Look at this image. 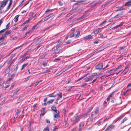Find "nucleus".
I'll return each mask as SVG.
<instances>
[{
  "mask_svg": "<svg viewBox=\"0 0 131 131\" xmlns=\"http://www.w3.org/2000/svg\"><path fill=\"white\" fill-rule=\"evenodd\" d=\"M80 120V117L79 116H75L73 117L71 119L72 124H75L78 123Z\"/></svg>",
  "mask_w": 131,
  "mask_h": 131,
  "instance_id": "obj_1",
  "label": "nucleus"
},
{
  "mask_svg": "<svg viewBox=\"0 0 131 131\" xmlns=\"http://www.w3.org/2000/svg\"><path fill=\"white\" fill-rule=\"evenodd\" d=\"M8 1V0H4L0 3V14H2V13L1 10V8H3V7L6 6Z\"/></svg>",
  "mask_w": 131,
  "mask_h": 131,
  "instance_id": "obj_2",
  "label": "nucleus"
},
{
  "mask_svg": "<svg viewBox=\"0 0 131 131\" xmlns=\"http://www.w3.org/2000/svg\"><path fill=\"white\" fill-rule=\"evenodd\" d=\"M103 65L102 63H100L96 65L95 67V68L97 69H102L103 68Z\"/></svg>",
  "mask_w": 131,
  "mask_h": 131,
  "instance_id": "obj_3",
  "label": "nucleus"
},
{
  "mask_svg": "<svg viewBox=\"0 0 131 131\" xmlns=\"http://www.w3.org/2000/svg\"><path fill=\"white\" fill-rule=\"evenodd\" d=\"M51 109L52 111L55 112L56 113L58 114V113L59 112V111L57 110V108L55 106H51Z\"/></svg>",
  "mask_w": 131,
  "mask_h": 131,
  "instance_id": "obj_4",
  "label": "nucleus"
},
{
  "mask_svg": "<svg viewBox=\"0 0 131 131\" xmlns=\"http://www.w3.org/2000/svg\"><path fill=\"white\" fill-rule=\"evenodd\" d=\"M101 31L102 30L100 29H97L94 31L93 33L96 36V34H97L101 32Z\"/></svg>",
  "mask_w": 131,
  "mask_h": 131,
  "instance_id": "obj_5",
  "label": "nucleus"
},
{
  "mask_svg": "<svg viewBox=\"0 0 131 131\" xmlns=\"http://www.w3.org/2000/svg\"><path fill=\"white\" fill-rule=\"evenodd\" d=\"M85 39H92L93 38V37L91 35H88L84 38Z\"/></svg>",
  "mask_w": 131,
  "mask_h": 131,
  "instance_id": "obj_6",
  "label": "nucleus"
},
{
  "mask_svg": "<svg viewBox=\"0 0 131 131\" xmlns=\"http://www.w3.org/2000/svg\"><path fill=\"white\" fill-rule=\"evenodd\" d=\"M95 117V116L94 114L92 115L90 118V122L91 123L94 120V118Z\"/></svg>",
  "mask_w": 131,
  "mask_h": 131,
  "instance_id": "obj_7",
  "label": "nucleus"
},
{
  "mask_svg": "<svg viewBox=\"0 0 131 131\" xmlns=\"http://www.w3.org/2000/svg\"><path fill=\"white\" fill-rule=\"evenodd\" d=\"M97 74L96 73H95L94 75H92L89 76L90 78V80H91L94 79L96 77V76L97 75Z\"/></svg>",
  "mask_w": 131,
  "mask_h": 131,
  "instance_id": "obj_8",
  "label": "nucleus"
},
{
  "mask_svg": "<svg viewBox=\"0 0 131 131\" xmlns=\"http://www.w3.org/2000/svg\"><path fill=\"white\" fill-rule=\"evenodd\" d=\"M123 23H121L120 24L116 26L115 27H113L112 29H113V30L114 29H116L119 27L122 26L123 25Z\"/></svg>",
  "mask_w": 131,
  "mask_h": 131,
  "instance_id": "obj_9",
  "label": "nucleus"
},
{
  "mask_svg": "<svg viewBox=\"0 0 131 131\" xmlns=\"http://www.w3.org/2000/svg\"><path fill=\"white\" fill-rule=\"evenodd\" d=\"M41 110V115H42L43 116L44 115L46 112L45 111V109L44 108H42Z\"/></svg>",
  "mask_w": 131,
  "mask_h": 131,
  "instance_id": "obj_10",
  "label": "nucleus"
},
{
  "mask_svg": "<svg viewBox=\"0 0 131 131\" xmlns=\"http://www.w3.org/2000/svg\"><path fill=\"white\" fill-rule=\"evenodd\" d=\"M91 110L92 109H90L88 110L87 112L83 115L85 117L87 116L88 115V114L91 112Z\"/></svg>",
  "mask_w": 131,
  "mask_h": 131,
  "instance_id": "obj_11",
  "label": "nucleus"
},
{
  "mask_svg": "<svg viewBox=\"0 0 131 131\" xmlns=\"http://www.w3.org/2000/svg\"><path fill=\"white\" fill-rule=\"evenodd\" d=\"M114 92H113L110 95L108 96L106 99V100L107 101H108L110 100L111 97H112V96L113 95V93H114Z\"/></svg>",
  "mask_w": 131,
  "mask_h": 131,
  "instance_id": "obj_12",
  "label": "nucleus"
},
{
  "mask_svg": "<svg viewBox=\"0 0 131 131\" xmlns=\"http://www.w3.org/2000/svg\"><path fill=\"white\" fill-rule=\"evenodd\" d=\"M84 125V123L83 122H81L79 124V127L83 128Z\"/></svg>",
  "mask_w": 131,
  "mask_h": 131,
  "instance_id": "obj_13",
  "label": "nucleus"
},
{
  "mask_svg": "<svg viewBox=\"0 0 131 131\" xmlns=\"http://www.w3.org/2000/svg\"><path fill=\"white\" fill-rule=\"evenodd\" d=\"M12 3V0H10V2L8 4V6L7 7L6 9L7 10H8L10 8V6H11Z\"/></svg>",
  "mask_w": 131,
  "mask_h": 131,
  "instance_id": "obj_14",
  "label": "nucleus"
},
{
  "mask_svg": "<svg viewBox=\"0 0 131 131\" xmlns=\"http://www.w3.org/2000/svg\"><path fill=\"white\" fill-rule=\"evenodd\" d=\"M60 49L58 47L54 50V53H58L60 52Z\"/></svg>",
  "mask_w": 131,
  "mask_h": 131,
  "instance_id": "obj_15",
  "label": "nucleus"
},
{
  "mask_svg": "<svg viewBox=\"0 0 131 131\" xmlns=\"http://www.w3.org/2000/svg\"><path fill=\"white\" fill-rule=\"evenodd\" d=\"M89 15V14H88L87 15H84L81 16L78 19V20H82V19L85 18L88 15Z\"/></svg>",
  "mask_w": 131,
  "mask_h": 131,
  "instance_id": "obj_16",
  "label": "nucleus"
},
{
  "mask_svg": "<svg viewBox=\"0 0 131 131\" xmlns=\"http://www.w3.org/2000/svg\"><path fill=\"white\" fill-rule=\"evenodd\" d=\"M19 16V15H17L14 18V20L15 22H16L18 19V18Z\"/></svg>",
  "mask_w": 131,
  "mask_h": 131,
  "instance_id": "obj_17",
  "label": "nucleus"
},
{
  "mask_svg": "<svg viewBox=\"0 0 131 131\" xmlns=\"http://www.w3.org/2000/svg\"><path fill=\"white\" fill-rule=\"evenodd\" d=\"M54 99H51L50 100H49L47 101V104H52L53 102L54 101Z\"/></svg>",
  "mask_w": 131,
  "mask_h": 131,
  "instance_id": "obj_18",
  "label": "nucleus"
},
{
  "mask_svg": "<svg viewBox=\"0 0 131 131\" xmlns=\"http://www.w3.org/2000/svg\"><path fill=\"white\" fill-rule=\"evenodd\" d=\"M51 17V15H49L46 17L44 19V21L47 20L48 18H49Z\"/></svg>",
  "mask_w": 131,
  "mask_h": 131,
  "instance_id": "obj_19",
  "label": "nucleus"
},
{
  "mask_svg": "<svg viewBox=\"0 0 131 131\" xmlns=\"http://www.w3.org/2000/svg\"><path fill=\"white\" fill-rule=\"evenodd\" d=\"M107 21L106 20H105L102 23L100 24L99 25L100 26H103L105 24Z\"/></svg>",
  "mask_w": 131,
  "mask_h": 131,
  "instance_id": "obj_20",
  "label": "nucleus"
},
{
  "mask_svg": "<svg viewBox=\"0 0 131 131\" xmlns=\"http://www.w3.org/2000/svg\"><path fill=\"white\" fill-rule=\"evenodd\" d=\"M11 34V32L10 31L8 30L4 34V35H5V37H6V35H9L10 34Z\"/></svg>",
  "mask_w": 131,
  "mask_h": 131,
  "instance_id": "obj_21",
  "label": "nucleus"
},
{
  "mask_svg": "<svg viewBox=\"0 0 131 131\" xmlns=\"http://www.w3.org/2000/svg\"><path fill=\"white\" fill-rule=\"evenodd\" d=\"M90 77L89 76L86 78L85 79V82H87L88 81H90Z\"/></svg>",
  "mask_w": 131,
  "mask_h": 131,
  "instance_id": "obj_22",
  "label": "nucleus"
},
{
  "mask_svg": "<svg viewBox=\"0 0 131 131\" xmlns=\"http://www.w3.org/2000/svg\"><path fill=\"white\" fill-rule=\"evenodd\" d=\"M31 31L30 30H29L28 32H27L24 36V37H26L30 33H31Z\"/></svg>",
  "mask_w": 131,
  "mask_h": 131,
  "instance_id": "obj_23",
  "label": "nucleus"
},
{
  "mask_svg": "<svg viewBox=\"0 0 131 131\" xmlns=\"http://www.w3.org/2000/svg\"><path fill=\"white\" fill-rule=\"evenodd\" d=\"M68 70V69L67 68V69H62L61 71H60V74H61L63 72L65 71L66 70Z\"/></svg>",
  "mask_w": 131,
  "mask_h": 131,
  "instance_id": "obj_24",
  "label": "nucleus"
},
{
  "mask_svg": "<svg viewBox=\"0 0 131 131\" xmlns=\"http://www.w3.org/2000/svg\"><path fill=\"white\" fill-rule=\"evenodd\" d=\"M28 64V63H26V64H24L22 66V67L21 69V70H22L24 67H25L27 66Z\"/></svg>",
  "mask_w": 131,
  "mask_h": 131,
  "instance_id": "obj_25",
  "label": "nucleus"
},
{
  "mask_svg": "<svg viewBox=\"0 0 131 131\" xmlns=\"http://www.w3.org/2000/svg\"><path fill=\"white\" fill-rule=\"evenodd\" d=\"M49 97H54L56 96V95H54L53 93L50 94L48 95Z\"/></svg>",
  "mask_w": 131,
  "mask_h": 131,
  "instance_id": "obj_26",
  "label": "nucleus"
},
{
  "mask_svg": "<svg viewBox=\"0 0 131 131\" xmlns=\"http://www.w3.org/2000/svg\"><path fill=\"white\" fill-rule=\"evenodd\" d=\"M99 111V108L98 107H97L95 109V110L94 111V113L95 114H97L98 113Z\"/></svg>",
  "mask_w": 131,
  "mask_h": 131,
  "instance_id": "obj_27",
  "label": "nucleus"
},
{
  "mask_svg": "<svg viewBox=\"0 0 131 131\" xmlns=\"http://www.w3.org/2000/svg\"><path fill=\"white\" fill-rule=\"evenodd\" d=\"M122 15L121 14H118L117 15H116L114 17V18H119V17H121V16H122Z\"/></svg>",
  "mask_w": 131,
  "mask_h": 131,
  "instance_id": "obj_28",
  "label": "nucleus"
},
{
  "mask_svg": "<svg viewBox=\"0 0 131 131\" xmlns=\"http://www.w3.org/2000/svg\"><path fill=\"white\" fill-rule=\"evenodd\" d=\"M80 34V31H78L77 32V34L75 36V37L76 38L78 37L79 36Z\"/></svg>",
  "mask_w": 131,
  "mask_h": 131,
  "instance_id": "obj_29",
  "label": "nucleus"
},
{
  "mask_svg": "<svg viewBox=\"0 0 131 131\" xmlns=\"http://www.w3.org/2000/svg\"><path fill=\"white\" fill-rule=\"evenodd\" d=\"M31 77L30 76H28L26 78H25V80L24 81V82H27L28 80L29 79H30V78Z\"/></svg>",
  "mask_w": 131,
  "mask_h": 131,
  "instance_id": "obj_30",
  "label": "nucleus"
},
{
  "mask_svg": "<svg viewBox=\"0 0 131 131\" xmlns=\"http://www.w3.org/2000/svg\"><path fill=\"white\" fill-rule=\"evenodd\" d=\"M128 5H131V2H127L126 3H125V6H128Z\"/></svg>",
  "mask_w": 131,
  "mask_h": 131,
  "instance_id": "obj_31",
  "label": "nucleus"
},
{
  "mask_svg": "<svg viewBox=\"0 0 131 131\" xmlns=\"http://www.w3.org/2000/svg\"><path fill=\"white\" fill-rule=\"evenodd\" d=\"M125 9V8L124 7V6H122L121 7H120V8H119L117 10H122L123 9Z\"/></svg>",
  "mask_w": 131,
  "mask_h": 131,
  "instance_id": "obj_32",
  "label": "nucleus"
},
{
  "mask_svg": "<svg viewBox=\"0 0 131 131\" xmlns=\"http://www.w3.org/2000/svg\"><path fill=\"white\" fill-rule=\"evenodd\" d=\"M128 66H127L125 68V70H124V71H126V72L125 73V74H126L127 72L128 71V70L127 69L128 68Z\"/></svg>",
  "mask_w": 131,
  "mask_h": 131,
  "instance_id": "obj_33",
  "label": "nucleus"
},
{
  "mask_svg": "<svg viewBox=\"0 0 131 131\" xmlns=\"http://www.w3.org/2000/svg\"><path fill=\"white\" fill-rule=\"evenodd\" d=\"M19 91V90H17L16 91L14 92L13 93V95L12 96H14V95H16L18 93Z\"/></svg>",
  "mask_w": 131,
  "mask_h": 131,
  "instance_id": "obj_34",
  "label": "nucleus"
},
{
  "mask_svg": "<svg viewBox=\"0 0 131 131\" xmlns=\"http://www.w3.org/2000/svg\"><path fill=\"white\" fill-rule=\"evenodd\" d=\"M112 0H111L110 1H108V2H106V3H105L104 4V5H105V6H106L108 4H109V3H111V2H112Z\"/></svg>",
  "mask_w": 131,
  "mask_h": 131,
  "instance_id": "obj_35",
  "label": "nucleus"
},
{
  "mask_svg": "<svg viewBox=\"0 0 131 131\" xmlns=\"http://www.w3.org/2000/svg\"><path fill=\"white\" fill-rule=\"evenodd\" d=\"M59 114H54V117L55 118H57L59 117Z\"/></svg>",
  "mask_w": 131,
  "mask_h": 131,
  "instance_id": "obj_36",
  "label": "nucleus"
},
{
  "mask_svg": "<svg viewBox=\"0 0 131 131\" xmlns=\"http://www.w3.org/2000/svg\"><path fill=\"white\" fill-rule=\"evenodd\" d=\"M5 37V35L3 34L2 36L0 37V39L1 40L3 39H4Z\"/></svg>",
  "mask_w": 131,
  "mask_h": 131,
  "instance_id": "obj_37",
  "label": "nucleus"
},
{
  "mask_svg": "<svg viewBox=\"0 0 131 131\" xmlns=\"http://www.w3.org/2000/svg\"><path fill=\"white\" fill-rule=\"evenodd\" d=\"M10 24V23L9 22L6 25V29H8L9 27V25Z\"/></svg>",
  "mask_w": 131,
  "mask_h": 131,
  "instance_id": "obj_38",
  "label": "nucleus"
},
{
  "mask_svg": "<svg viewBox=\"0 0 131 131\" xmlns=\"http://www.w3.org/2000/svg\"><path fill=\"white\" fill-rule=\"evenodd\" d=\"M50 72V69H49L47 70H46V71L45 72H43L42 73H41L43 74L45 73H48L49 72Z\"/></svg>",
  "mask_w": 131,
  "mask_h": 131,
  "instance_id": "obj_39",
  "label": "nucleus"
},
{
  "mask_svg": "<svg viewBox=\"0 0 131 131\" xmlns=\"http://www.w3.org/2000/svg\"><path fill=\"white\" fill-rule=\"evenodd\" d=\"M43 131H49L48 127H47L45 128Z\"/></svg>",
  "mask_w": 131,
  "mask_h": 131,
  "instance_id": "obj_40",
  "label": "nucleus"
},
{
  "mask_svg": "<svg viewBox=\"0 0 131 131\" xmlns=\"http://www.w3.org/2000/svg\"><path fill=\"white\" fill-rule=\"evenodd\" d=\"M57 95L59 96L60 98H61L62 97V93H60L59 94H58Z\"/></svg>",
  "mask_w": 131,
  "mask_h": 131,
  "instance_id": "obj_41",
  "label": "nucleus"
},
{
  "mask_svg": "<svg viewBox=\"0 0 131 131\" xmlns=\"http://www.w3.org/2000/svg\"><path fill=\"white\" fill-rule=\"evenodd\" d=\"M114 127V126H109L107 128H108L109 129H111H111H113Z\"/></svg>",
  "mask_w": 131,
  "mask_h": 131,
  "instance_id": "obj_42",
  "label": "nucleus"
},
{
  "mask_svg": "<svg viewBox=\"0 0 131 131\" xmlns=\"http://www.w3.org/2000/svg\"><path fill=\"white\" fill-rule=\"evenodd\" d=\"M30 125H31V124H30H30H29V126L28 127V129L30 131L32 129V128L30 126Z\"/></svg>",
  "mask_w": 131,
  "mask_h": 131,
  "instance_id": "obj_43",
  "label": "nucleus"
},
{
  "mask_svg": "<svg viewBox=\"0 0 131 131\" xmlns=\"http://www.w3.org/2000/svg\"><path fill=\"white\" fill-rule=\"evenodd\" d=\"M71 41L70 40H68L67 41H66V44H69L71 43Z\"/></svg>",
  "mask_w": 131,
  "mask_h": 131,
  "instance_id": "obj_44",
  "label": "nucleus"
},
{
  "mask_svg": "<svg viewBox=\"0 0 131 131\" xmlns=\"http://www.w3.org/2000/svg\"><path fill=\"white\" fill-rule=\"evenodd\" d=\"M6 29H4L2 30H1L0 31V34L3 32Z\"/></svg>",
  "mask_w": 131,
  "mask_h": 131,
  "instance_id": "obj_45",
  "label": "nucleus"
},
{
  "mask_svg": "<svg viewBox=\"0 0 131 131\" xmlns=\"http://www.w3.org/2000/svg\"><path fill=\"white\" fill-rule=\"evenodd\" d=\"M58 3L59 5L61 6L63 5V4L62 3L60 2V1H59Z\"/></svg>",
  "mask_w": 131,
  "mask_h": 131,
  "instance_id": "obj_46",
  "label": "nucleus"
},
{
  "mask_svg": "<svg viewBox=\"0 0 131 131\" xmlns=\"http://www.w3.org/2000/svg\"><path fill=\"white\" fill-rule=\"evenodd\" d=\"M103 35L102 34H99V35L98 36V37L99 38H103Z\"/></svg>",
  "mask_w": 131,
  "mask_h": 131,
  "instance_id": "obj_47",
  "label": "nucleus"
},
{
  "mask_svg": "<svg viewBox=\"0 0 131 131\" xmlns=\"http://www.w3.org/2000/svg\"><path fill=\"white\" fill-rule=\"evenodd\" d=\"M74 34L73 33H72V34H71L70 35V37H72L74 36Z\"/></svg>",
  "mask_w": 131,
  "mask_h": 131,
  "instance_id": "obj_48",
  "label": "nucleus"
},
{
  "mask_svg": "<svg viewBox=\"0 0 131 131\" xmlns=\"http://www.w3.org/2000/svg\"><path fill=\"white\" fill-rule=\"evenodd\" d=\"M114 20V18H112L110 19L109 21H108V22H112V21H114V20Z\"/></svg>",
  "mask_w": 131,
  "mask_h": 131,
  "instance_id": "obj_49",
  "label": "nucleus"
},
{
  "mask_svg": "<svg viewBox=\"0 0 131 131\" xmlns=\"http://www.w3.org/2000/svg\"><path fill=\"white\" fill-rule=\"evenodd\" d=\"M42 80H40L39 81H38V82L37 81V82H36V83H37V84H35V86H37V85L39 83H40V82H42Z\"/></svg>",
  "mask_w": 131,
  "mask_h": 131,
  "instance_id": "obj_50",
  "label": "nucleus"
},
{
  "mask_svg": "<svg viewBox=\"0 0 131 131\" xmlns=\"http://www.w3.org/2000/svg\"><path fill=\"white\" fill-rule=\"evenodd\" d=\"M27 27V26H26L25 27H24L22 29L21 31H23L25 30V29H26Z\"/></svg>",
  "mask_w": 131,
  "mask_h": 131,
  "instance_id": "obj_51",
  "label": "nucleus"
},
{
  "mask_svg": "<svg viewBox=\"0 0 131 131\" xmlns=\"http://www.w3.org/2000/svg\"><path fill=\"white\" fill-rule=\"evenodd\" d=\"M97 77H95V78L94 79V80L92 81L91 82L92 83H93L95 82V81L97 79Z\"/></svg>",
  "mask_w": 131,
  "mask_h": 131,
  "instance_id": "obj_52",
  "label": "nucleus"
},
{
  "mask_svg": "<svg viewBox=\"0 0 131 131\" xmlns=\"http://www.w3.org/2000/svg\"><path fill=\"white\" fill-rule=\"evenodd\" d=\"M3 19L2 18L0 20V26L1 25L3 21Z\"/></svg>",
  "mask_w": 131,
  "mask_h": 131,
  "instance_id": "obj_53",
  "label": "nucleus"
},
{
  "mask_svg": "<svg viewBox=\"0 0 131 131\" xmlns=\"http://www.w3.org/2000/svg\"><path fill=\"white\" fill-rule=\"evenodd\" d=\"M12 80V79L9 78V79H8L7 80V83H10V81H11Z\"/></svg>",
  "mask_w": 131,
  "mask_h": 131,
  "instance_id": "obj_54",
  "label": "nucleus"
},
{
  "mask_svg": "<svg viewBox=\"0 0 131 131\" xmlns=\"http://www.w3.org/2000/svg\"><path fill=\"white\" fill-rule=\"evenodd\" d=\"M60 60V59H59V58H57L55 59V60H54V61L57 62L58 61Z\"/></svg>",
  "mask_w": 131,
  "mask_h": 131,
  "instance_id": "obj_55",
  "label": "nucleus"
},
{
  "mask_svg": "<svg viewBox=\"0 0 131 131\" xmlns=\"http://www.w3.org/2000/svg\"><path fill=\"white\" fill-rule=\"evenodd\" d=\"M30 57V56H27V57H26V58H25V59L23 61H24V60H25L29 58Z\"/></svg>",
  "mask_w": 131,
  "mask_h": 131,
  "instance_id": "obj_56",
  "label": "nucleus"
},
{
  "mask_svg": "<svg viewBox=\"0 0 131 131\" xmlns=\"http://www.w3.org/2000/svg\"><path fill=\"white\" fill-rule=\"evenodd\" d=\"M28 23V21L27 20H26L25 21L23 24H22L21 26H23L26 24H27Z\"/></svg>",
  "mask_w": 131,
  "mask_h": 131,
  "instance_id": "obj_57",
  "label": "nucleus"
},
{
  "mask_svg": "<svg viewBox=\"0 0 131 131\" xmlns=\"http://www.w3.org/2000/svg\"><path fill=\"white\" fill-rule=\"evenodd\" d=\"M101 50H99V49H97L95 50V51H96V52L97 53L100 51H101Z\"/></svg>",
  "mask_w": 131,
  "mask_h": 131,
  "instance_id": "obj_58",
  "label": "nucleus"
},
{
  "mask_svg": "<svg viewBox=\"0 0 131 131\" xmlns=\"http://www.w3.org/2000/svg\"><path fill=\"white\" fill-rule=\"evenodd\" d=\"M14 83L12 84L11 86V87L10 88V89H12V88L14 87Z\"/></svg>",
  "mask_w": 131,
  "mask_h": 131,
  "instance_id": "obj_59",
  "label": "nucleus"
},
{
  "mask_svg": "<svg viewBox=\"0 0 131 131\" xmlns=\"http://www.w3.org/2000/svg\"><path fill=\"white\" fill-rule=\"evenodd\" d=\"M18 68V66H16V68L14 69V70L15 71H16L17 70V69Z\"/></svg>",
  "mask_w": 131,
  "mask_h": 131,
  "instance_id": "obj_60",
  "label": "nucleus"
},
{
  "mask_svg": "<svg viewBox=\"0 0 131 131\" xmlns=\"http://www.w3.org/2000/svg\"><path fill=\"white\" fill-rule=\"evenodd\" d=\"M20 112V111L19 110H17V111L16 114L17 115H18L19 113Z\"/></svg>",
  "mask_w": 131,
  "mask_h": 131,
  "instance_id": "obj_61",
  "label": "nucleus"
},
{
  "mask_svg": "<svg viewBox=\"0 0 131 131\" xmlns=\"http://www.w3.org/2000/svg\"><path fill=\"white\" fill-rule=\"evenodd\" d=\"M105 131H111V129H109L108 128H107Z\"/></svg>",
  "mask_w": 131,
  "mask_h": 131,
  "instance_id": "obj_62",
  "label": "nucleus"
},
{
  "mask_svg": "<svg viewBox=\"0 0 131 131\" xmlns=\"http://www.w3.org/2000/svg\"><path fill=\"white\" fill-rule=\"evenodd\" d=\"M12 60V57H10L8 59V61H10Z\"/></svg>",
  "mask_w": 131,
  "mask_h": 131,
  "instance_id": "obj_63",
  "label": "nucleus"
},
{
  "mask_svg": "<svg viewBox=\"0 0 131 131\" xmlns=\"http://www.w3.org/2000/svg\"><path fill=\"white\" fill-rule=\"evenodd\" d=\"M46 121L47 123H50V121L48 119H46Z\"/></svg>",
  "mask_w": 131,
  "mask_h": 131,
  "instance_id": "obj_64",
  "label": "nucleus"
}]
</instances>
